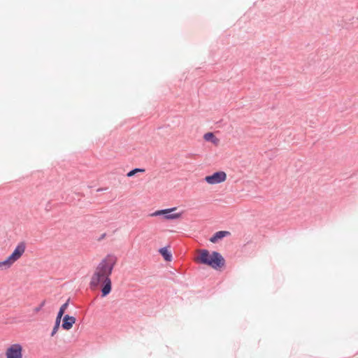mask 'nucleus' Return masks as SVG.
Instances as JSON below:
<instances>
[{"label":"nucleus","mask_w":358,"mask_h":358,"mask_svg":"<svg viewBox=\"0 0 358 358\" xmlns=\"http://www.w3.org/2000/svg\"><path fill=\"white\" fill-rule=\"evenodd\" d=\"M117 262V257L113 254H108L96 265L91 276L90 286L94 288L100 285L103 297L110 294L112 289L110 275Z\"/></svg>","instance_id":"f257e3e1"},{"label":"nucleus","mask_w":358,"mask_h":358,"mask_svg":"<svg viewBox=\"0 0 358 358\" xmlns=\"http://www.w3.org/2000/svg\"><path fill=\"white\" fill-rule=\"evenodd\" d=\"M199 260L201 264L208 265L214 269H218L224 265V258L215 251L210 253L207 250H201Z\"/></svg>","instance_id":"f03ea898"},{"label":"nucleus","mask_w":358,"mask_h":358,"mask_svg":"<svg viewBox=\"0 0 358 358\" xmlns=\"http://www.w3.org/2000/svg\"><path fill=\"white\" fill-rule=\"evenodd\" d=\"M26 244L24 242L19 243L13 252L3 261L0 262V271H7L19 260L25 252Z\"/></svg>","instance_id":"7ed1b4c3"},{"label":"nucleus","mask_w":358,"mask_h":358,"mask_svg":"<svg viewBox=\"0 0 358 358\" xmlns=\"http://www.w3.org/2000/svg\"><path fill=\"white\" fill-rule=\"evenodd\" d=\"M177 208H170L162 210H158L152 213L150 217H159L163 220H174L180 219L183 215V212L176 213Z\"/></svg>","instance_id":"20e7f679"},{"label":"nucleus","mask_w":358,"mask_h":358,"mask_svg":"<svg viewBox=\"0 0 358 358\" xmlns=\"http://www.w3.org/2000/svg\"><path fill=\"white\" fill-rule=\"evenodd\" d=\"M227 179V174L224 171H217L210 176L205 177L204 180L209 185L219 184L224 182Z\"/></svg>","instance_id":"39448f33"},{"label":"nucleus","mask_w":358,"mask_h":358,"mask_svg":"<svg viewBox=\"0 0 358 358\" xmlns=\"http://www.w3.org/2000/svg\"><path fill=\"white\" fill-rule=\"evenodd\" d=\"M22 347L20 344L15 343L8 348L6 352V358H22Z\"/></svg>","instance_id":"423d86ee"},{"label":"nucleus","mask_w":358,"mask_h":358,"mask_svg":"<svg viewBox=\"0 0 358 358\" xmlns=\"http://www.w3.org/2000/svg\"><path fill=\"white\" fill-rule=\"evenodd\" d=\"M68 305H69V301L67 302H66L65 303H64L60 307L59 310V312L57 313L56 320H55V326H54L53 329H52V331L51 332V336H54L55 335V334L57 332V331H58V329L59 328V326H60L62 317L63 316L66 309L67 308Z\"/></svg>","instance_id":"0eeeda50"},{"label":"nucleus","mask_w":358,"mask_h":358,"mask_svg":"<svg viewBox=\"0 0 358 358\" xmlns=\"http://www.w3.org/2000/svg\"><path fill=\"white\" fill-rule=\"evenodd\" d=\"M76 322V318L69 315H65L63 317V322L62 327L65 330H69L72 328L73 324Z\"/></svg>","instance_id":"6e6552de"},{"label":"nucleus","mask_w":358,"mask_h":358,"mask_svg":"<svg viewBox=\"0 0 358 358\" xmlns=\"http://www.w3.org/2000/svg\"><path fill=\"white\" fill-rule=\"evenodd\" d=\"M230 234V233L227 231H219L216 232L210 238V241L212 243H216L219 240L227 236Z\"/></svg>","instance_id":"1a4fd4ad"},{"label":"nucleus","mask_w":358,"mask_h":358,"mask_svg":"<svg viewBox=\"0 0 358 358\" xmlns=\"http://www.w3.org/2000/svg\"><path fill=\"white\" fill-rule=\"evenodd\" d=\"M159 252L162 255L166 261L171 262L172 260V255L166 248H160L159 250Z\"/></svg>","instance_id":"9d476101"},{"label":"nucleus","mask_w":358,"mask_h":358,"mask_svg":"<svg viewBox=\"0 0 358 358\" xmlns=\"http://www.w3.org/2000/svg\"><path fill=\"white\" fill-rule=\"evenodd\" d=\"M203 138L206 141L212 142L214 145H217L219 143V139L216 138L215 135L211 132L205 134L203 136Z\"/></svg>","instance_id":"9b49d317"},{"label":"nucleus","mask_w":358,"mask_h":358,"mask_svg":"<svg viewBox=\"0 0 358 358\" xmlns=\"http://www.w3.org/2000/svg\"><path fill=\"white\" fill-rule=\"evenodd\" d=\"M144 171H145V169H143L136 168V169L130 171L129 172H128L127 173V176L130 178V177L134 176L135 174H136L138 173H143Z\"/></svg>","instance_id":"f8f14e48"},{"label":"nucleus","mask_w":358,"mask_h":358,"mask_svg":"<svg viewBox=\"0 0 358 358\" xmlns=\"http://www.w3.org/2000/svg\"><path fill=\"white\" fill-rule=\"evenodd\" d=\"M45 303H46L45 300L42 301L41 302V303H40L38 306H36V307H35V308H34V312L35 313H38L39 311H41V309L43 308V306L45 305Z\"/></svg>","instance_id":"ddd939ff"}]
</instances>
